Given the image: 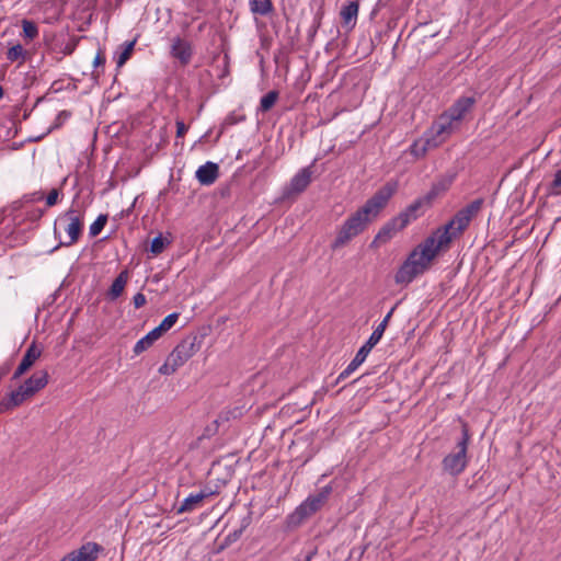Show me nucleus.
Listing matches in <instances>:
<instances>
[{
	"label": "nucleus",
	"instance_id": "nucleus-1",
	"mask_svg": "<svg viewBox=\"0 0 561 561\" xmlns=\"http://www.w3.org/2000/svg\"><path fill=\"white\" fill-rule=\"evenodd\" d=\"M398 183L396 181L387 182L375 195L369 198L363 207L350 216L337 231L336 238L331 244L333 250L343 248L352 239L362 233L368 224L377 217L380 210L387 205L388 201L396 193Z\"/></svg>",
	"mask_w": 561,
	"mask_h": 561
},
{
	"label": "nucleus",
	"instance_id": "nucleus-2",
	"mask_svg": "<svg viewBox=\"0 0 561 561\" xmlns=\"http://www.w3.org/2000/svg\"><path fill=\"white\" fill-rule=\"evenodd\" d=\"M447 245L439 244V238L433 232L415 247L396 273L394 280L399 285L410 284L416 276L423 274L440 251Z\"/></svg>",
	"mask_w": 561,
	"mask_h": 561
},
{
	"label": "nucleus",
	"instance_id": "nucleus-3",
	"mask_svg": "<svg viewBox=\"0 0 561 561\" xmlns=\"http://www.w3.org/2000/svg\"><path fill=\"white\" fill-rule=\"evenodd\" d=\"M49 375L46 370L34 373L18 389L8 393L0 401V414L12 411L44 389L48 383Z\"/></svg>",
	"mask_w": 561,
	"mask_h": 561
},
{
	"label": "nucleus",
	"instance_id": "nucleus-4",
	"mask_svg": "<svg viewBox=\"0 0 561 561\" xmlns=\"http://www.w3.org/2000/svg\"><path fill=\"white\" fill-rule=\"evenodd\" d=\"M482 205V198L474 199L466 207L461 208L448 224L436 229L434 232L439 238V244L449 248L451 241L461 234L469 226L472 218L478 215Z\"/></svg>",
	"mask_w": 561,
	"mask_h": 561
},
{
	"label": "nucleus",
	"instance_id": "nucleus-5",
	"mask_svg": "<svg viewBox=\"0 0 561 561\" xmlns=\"http://www.w3.org/2000/svg\"><path fill=\"white\" fill-rule=\"evenodd\" d=\"M84 226V207L73 202L71 207L60 214L55 221L54 232L57 236L58 227H62L67 233V240L60 241L64 247H70L78 242Z\"/></svg>",
	"mask_w": 561,
	"mask_h": 561
},
{
	"label": "nucleus",
	"instance_id": "nucleus-6",
	"mask_svg": "<svg viewBox=\"0 0 561 561\" xmlns=\"http://www.w3.org/2000/svg\"><path fill=\"white\" fill-rule=\"evenodd\" d=\"M470 440V435L467 425L462 426V437L457 443V451L450 453L444 457L442 466L445 472L456 477L466 469L468 465L467 449Z\"/></svg>",
	"mask_w": 561,
	"mask_h": 561
},
{
	"label": "nucleus",
	"instance_id": "nucleus-7",
	"mask_svg": "<svg viewBox=\"0 0 561 561\" xmlns=\"http://www.w3.org/2000/svg\"><path fill=\"white\" fill-rule=\"evenodd\" d=\"M457 128L458 125L444 112L432 124L426 133L432 138L433 145L439 147L455 133Z\"/></svg>",
	"mask_w": 561,
	"mask_h": 561
},
{
	"label": "nucleus",
	"instance_id": "nucleus-8",
	"mask_svg": "<svg viewBox=\"0 0 561 561\" xmlns=\"http://www.w3.org/2000/svg\"><path fill=\"white\" fill-rule=\"evenodd\" d=\"M332 492L331 485L323 486L317 494L309 495L297 508L300 517H307L319 511L328 501Z\"/></svg>",
	"mask_w": 561,
	"mask_h": 561
},
{
	"label": "nucleus",
	"instance_id": "nucleus-9",
	"mask_svg": "<svg viewBox=\"0 0 561 561\" xmlns=\"http://www.w3.org/2000/svg\"><path fill=\"white\" fill-rule=\"evenodd\" d=\"M407 227V220L404 217H394L388 221L376 234L373 245H379L391 240L394 234Z\"/></svg>",
	"mask_w": 561,
	"mask_h": 561
},
{
	"label": "nucleus",
	"instance_id": "nucleus-10",
	"mask_svg": "<svg viewBox=\"0 0 561 561\" xmlns=\"http://www.w3.org/2000/svg\"><path fill=\"white\" fill-rule=\"evenodd\" d=\"M196 353L195 343L192 340H183L170 353L168 358L178 369L182 367Z\"/></svg>",
	"mask_w": 561,
	"mask_h": 561
},
{
	"label": "nucleus",
	"instance_id": "nucleus-11",
	"mask_svg": "<svg viewBox=\"0 0 561 561\" xmlns=\"http://www.w3.org/2000/svg\"><path fill=\"white\" fill-rule=\"evenodd\" d=\"M474 104L476 99L473 96H461L457 99L445 113L459 126L460 122L467 113L472 110Z\"/></svg>",
	"mask_w": 561,
	"mask_h": 561
},
{
	"label": "nucleus",
	"instance_id": "nucleus-12",
	"mask_svg": "<svg viewBox=\"0 0 561 561\" xmlns=\"http://www.w3.org/2000/svg\"><path fill=\"white\" fill-rule=\"evenodd\" d=\"M41 355L42 348L38 347L35 343H32L23 355V358L18 368L13 373L12 379H19L21 376H23L35 364Z\"/></svg>",
	"mask_w": 561,
	"mask_h": 561
},
{
	"label": "nucleus",
	"instance_id": "nucleus-13",
	"mask_svg": "<svg viewBox=\"0 0 561 561\" xmlns=\"http://www.w3.org/2000/svg\"><path fill=\"white\" fill-rule=\"evenodd\" d=\"M312 171L310 167L301 169L290 181L288 193L299 194L304 192L311 182Z\"/></svg>",
	"mask_w": 561,
	"mask_h": 561
},
{
	"label": "nucleus",
	"instance_id": "nucleus-14",
	"mask_svg": "<svg viewBox=\"0 0 561 561\" xmlns=\"http://www.w3.org/2000/svg\"><path fill=\"white\" fill-rule=\"evenodd\" d=\"M218 175H219L218 165L210 161L201 165L195 173L197 181L202 185H211L217 180Z\"/></svg>",
	"mask_w": 561,
	"mask_h": 561
},
{
	"label": "nucleus",
	"instance_id": "nucleus-15",
	"mask_svg": "<svg viewBox=\"0 0 561 561\" xmlns=\"http://www.w3.org/2000/svg\"><path fill=\"white\" fill-rule=\"evenodd\" d=\"M373 346H370L367 342L358 350L355 357L351 360L347 367L339 375L337 381L347 378L352 373H354L366 359L368 354L370 353Z\"/></svg>",
	"mask_w": 561,
	"mask_h": 561
},
{
	"label": "nucleus",
	"instance_id": "nucleus-16",
	"mask_svg": "<svg viewBox=\"0 0 561 561\" xmlns=\"http://www.w3.org/2000/svg\"><path fill=\"white\" fill-rule=\"evenodd\" d=\"M171 55L182 65H187L192 58L191 44L180 37H175L171 47Z\"/></svg>",
	"mask_w": 561,
	"mask_h": 561
},
{
	"label": "nucleus",
	"instance_id": "nucleus-17",
	"mask_svg": "<svg viewBox=\"0 0 561 561\" xmlns=\"http://www.w3.org/2000/svg\"><path fill=\"white\" fill-rule=\"evenodd\" d=\"M359 4L357 1H348L342 5L340 16L343 27L353 28L357 21Z\"/></svg>",
	"mask_w": 561,
	"mask_h": 561
},
{
	"label": "nucleus",
	"instance_id": "nucleus-18",
	"mask_svg": "<svg viewBox=\"0 0 561 561\" xmlns=\"http://www.w3.org/2000/svg\"><path fill=\"white\" fill-rule=\"evenodd\" d=\"M102 550L103 548L99 543L87 542L72 552L78 561H95Z\"/></svg>",
	"mask_w": 561,
	"mask_h": 561
},
{
	"label": "nucleus",
	"instance_id": "nucleus-19",
	"mask_svg": "<svg viewBox=\"0 0 561 561\" xmlns=\"http://www.w3.org/2000/svg\"><path fill=\"white\" fill-rule=\"evenodd\" d=\"M438 146H434L433 142H432V138L428 136L427 133L424 134V137L415 140L411 146H410V153L415 158V159H421L423 157L426 156V153L431 150V149H434V148H437Z\"/></svg>",
	"mask_w": 561,
	"mask_h": 561
},
{
	"label": "nucleus",
	"instance_id": "nucleus-20",
	"mask_svg": "<svg viewBox=\"0 0 561 561\" xmlns=\"http://www.w3.org/2000/svg\"><path fill=\"white\" fill-rule=\"evenodd\" d=\"M208 496V493L201 491L198 493H192L187 497L184 499L181 506L179 507V513L193 512L196 510L203 502L204 499Z\"/></svg>",
	"mask_w": 561,
	"mask_h": 561
},
{
	"label": "nucleus",
	"instance_id": "nucleus-21",
	"mask_svg": "<svg viewBox=\"0 0 561 561\" xmlns=\"http://www.w3.org/2000/svg\"><path fill=\"white\" fill-rule=\"evenodd\" d=\"M394 308H391V310L386 314V317L383 318V320L377 325V328L373 331L371 335L369 336V339L367 340V343L370 345V346H375L379 343V341L381 340L383 333H385V330L386 328L388 327V323L392 317V313L394 311Z\"/></svg>",
	"mask_w": 561,
	"mask_h": 561
},
{
	"label": "nucleus",
	"instance_id": "nucleus-22",
	"mask_svg": "<svg viewBox=\"0 0 561 561\" xmlns=\"http://www.w3.org/2000/svg\"><path fill=\"white\" fill-rule=\"evenodd\" d=\"M161 335L158 333L156 329H152L148 332L144 337H141L134 346V353L136 355L141 354L146 350H148Z\"/></svg>",
	"mask_w": 561,
	"mask_h": 561
},
{
	"label": "nucleus",
	"instance_id": "nucleus-23",
	"mask_svg": "<svg viewBox=\"0 0 561 561\" xmlns=\"http://www.w3.org/2000/svg\"><path fill=\"white\" fill-rule=\"evenodd\" d=\"M250 11L256 15H268L273 12L272 0H249Z\"/></svg>",
	"mask_w": 561,
	"mask_h": 561
},
{
	"label": "nucleus",
	"instance_id": "nucleus-24",
	"mask_svg": "<svg viewBox=\"0 0 561 561\" xmlns=\"http://www.w3.org/2000/svg\"><path fill=\"white\" fill-rule=\"evenodd\" d=\"M425 208L421 203L420 198L415 199L411 205H409L402 213H400L399 217H404L407 220V226L414 219H416L421 210Z\"/></svg>",
	"mask_w": 561,
	"mask_h": 561
},
{
	"label": "nucleus",
	"instance_id": "nucleus-25",
	"mask_svg": "<svg viewBox=\"0 0 561 561\" xmlns=\"http://www.w3.org/2000/svg\"><path fill=\"white\" fill-rule=\"evenodd\" d=\"M127 279H128L127 272H122L114 279V282L111 285L110 291H108L111 299H116L122 295V293L124 291V288L126 286Z\"/></svg>",
	"mask_w": 561,
	"mask_h": 561
},
{
	"label": "nucleus",
	"instance_id": "nucleus-26",
	"mask_svg": "<svg viewBox=\"0 0 561 561\" xmlns=\"http://www.w3.org/2000/svg\"><path fill=\"white\" fill-rule=\"evenodd\" d=\"M244 527H240L238 529H234L233 531L229 533L224 539H218L216 541L217 545V552L222 551L227 547L231 546L233 542H236L242 535Z\"/></svg>",
	"mask_w": 561,
	"mask_h": 561
},
{
	"label": "nucleus",
	"instance_id": "nucleus-27",
	"mask_svg": "<svg viewBox=\"0 0 561 561\" xmlns=\"http://www.w3.org/2000/svg\"><path fill=\"white\" fill-rule=\"evenodd\" d=\"M135 44H136V39L130 41V42H125L122 45V47H121L122 51L119 53L117 60H116L117 67L124 66L126 64V61L130 58L134 47H135Z\"/></svg>",
	"mask_w": 561,
	"mask_h": 561
},
{
	"label": "nucleus",
	"instance_id": "nucleus-28",
	"mask_svg": "<svg viewBox=\"0 0 561 561\" xmlns=\"http://www.w3.org/2000/svg\"><path fill=\"white\" fill-rule=\"evenodd\" d=\"M178 319H179V313H176V312L170 313L154 329L158 331V333L160 335H162L163 333L169 331L176 323Z\"/></svg>",
	"mask_w": 561,
	"mask_h": 561
},
{
	"label": "nucleus",
	"instance_id": "nucleus-29",
	"mask_svg": "<svg viewBox=\"0 0 561 561\" xmlns=\"http://www.w3.org/2000/svg\"><path fill=\"white\" fill-rule=\"evenodd\" d=\"M22 30H23L24 38H26L28 41H33L38 35V27L33 21L23 20L22 21Z\"/></svg>",
	"mask_w": 561,
	"mask_h": 561
},
{
	"label": "nucleus",
	"instance_id": "nucleus-30",
	"mask_svg": "<svg viewBox=\"0 0 561 561\" xmlns=\"http://www.w3.org/2000/svg\"><path fill=\"white\" fill-rule=\"evenodd\" d=\"M454 182V175L448 174L438 179L435 183H433L432 187H434L440 195L447 192Z\"/></svg>",
	"mask_w": 561,
	"mask_h": 561
},
{
	"label": "nucleus",
	"instance_id": "nucleus-31",
	"mask_svg": "<svg viewBox=\"0 0 561 561\" xmlns=\"http://www.w3.org/2000/svg\"><path fill=\"white\" fill-rule=\"evenodd\" d=\"M277 98H278V93L276 91H270L268 93H266L261 99V102H260L261 111L262 112L270 111L274 106V104L276 103Z\"/></svg>",
	"mask_w": 561,
	"mask_h": 561
},
{
	"label": "nucleus",
	"instance_id": "nucleus-32",
	"mask_svg": "<svg viewBox=\"0 0 561 561\" xmlns=\"http://www.w3.org/2000/svg\"><path fill=\"white\" fill-rule=\"evenodd\" d=\"M107 222V216L106 215H100L98 218L91 224L89 228V233L91 237H96L101 233L103 228L105 227Z\"/></svg>",
	"mask_w": 561,
	"mask_h": 561
},
{
	"label": "nucleus",
	"instance_id": "nucleus-33",
	"mask_svg": "<svg viewBox=\"0 0 561 561\" xmlns=\"http://www.w3.org/2000/svg\"><path fill=\"white\" fill-rule=\"evenodd\" d=\"M25 50L22 45L18 44L9 48L7 53V59L11 62L18 61V60H24Z\"/></svg>",
	"mask_w": 561,
	"mask_h": 561
},
{
	"label": "nucleus",
	"instance_id": "nucleus-34",
	"mask_svg": "<svg viewBox=\"0 0 561 561\" xmlns=\"http://www.w3.org/2000/svg\"><path fill=\"white\" fill-rule=\"evenodd\" d=\"M165 243L167 242L161 234L153 238L150 244V252L154 255L160 254L164 250Z\"/></svg>",
	"mask_w": 561,
	"mask_h": 561
},
{
	"label": "nucleus",
	"instance_id": "nucleus-35",
	"mask_svg": "<svg viewBox=\"0 0 561 561\" xmlns=\"http://www.w3.org/2000/svg\"><path fill=\"white\" fill-rule=\"evenodd\" d=\"M438 196L440 194L434 187H431L424 196L420 197V201L424 207H430Z\"/></svg>",
	"mask_w": 561,
	"mask_h": 561
},
{
	"label": "nucleus",
	"instance_id": "nucleus-36",
	"mask_svg": "<svg viewBox=\"0 0 561 561\" xmlns=\"http://www.w3.org/2000/svg\"><path fill=\"white\" fill-rule=\"evenodd\" d=\"M438 196L440 194L434 187H431L424 196L420 197V201L424 207H430Z\"/></svg>",
	"mask_w": 561,
	"mask_h": 561
},
{
	"label": "nucleus",
	"instance_id": "nucleus-37",
	"mask_svg": "<svg viewBox=\"0 0 561 561\" xmlns=\"http://www.w3.org/2000/svg\"><path fill=\"white\" fill-rule=\"evenodd\" d=\"M438 196L440 194L434 187H431L424 196L420 197V201L424 207H430Z\"/></svg>",
	"mask_w": 561,
	"mask_h": 561
},
{
	"label": "nucleus",
	"instance_id": "nucleus-38",
	"mask_svg": "<svg viewBox=\"0 0 561 561\" xmlns=\"http://www.w3.org/2000/svg\"><path fill=\"white\" fill-rule=\"evenodd\" d=\"M551 195H561V169L554 174V179L550 184Z\"/></svg>",
	"mask_w": 561,
	"mask_h": 561
},
{
	"label": "nucleus",
	"instance_id": "nucleus-39",
	"mask_svg": "<svg viewBox=\"0 0 561 561\" xmlns=\"http://www.w3.org/2000/svg\"><path fill=\"white\" fill-rule=\"evenodd\" d=\"M176 370L178 368L172 365V362L169 358H167L165 363L159 368V373L164 376L172 375Z\"/></svg>",
	"mask_w": 561,
	"mask_h": 561
},
{
	"label": "nucleus",
	"instance_id": "nucleus-40",
	"mask_svg": "<svg viewBox=\"0 0 561 561\" xmlns=\"http://www.w3.org/2000/svg\"><path fill=\"white\" fill-rule=\"evenodd\" d=\"M59 191L57 188H53L46 197L47 207H53L58 203Z\"/></svg>",
	"mask_w": 561,
	"mask_h": 561
},
{
	"label": "nucleus",
	"instance_id": "nucleus-41",
	"mask_svg": "<svg viewBox=\"0 0 561 561\" xmlns=\"http://www.w3.org/2000/svg\"><path fill=\"white\" fill-rule=\"evenodd\" d=\"M77 39H71L68 43L65 44V46L61 48V51L64 55H71L76 47H77Z\"/></svg>",
	"mask_w": 561,
	"mask_h": 561
},
{
	"label": "nucleus",
	"instance_id": "nucleus-42",
	"mask_svg": "<svg viewBox=\"0 0 561 561\" xmlns=\"http://www.w3.org/2000/svg\"><path fill=\"white\" fill-rule=\"evenodd\" d=\"M133 302L135 308H141L147 302L146 296L141 293H137L133 298Z\"/></svg>",
	"mask_w": 561,
	"mask_h": 561
},
{
	"label": "nucleus",
	"instance_id": "nucleus-43",
	"mask_svg": "<svg viewBox=\"0 0 561 561\" xmlns=\"http://www.w3.org/2000/svg\"><path fill=\"white\" fill-rule=\"evenodd\" d=\"M187 126L182 121H176V137L181 138L184 137V135L187 131Z\"/></svg>",
	"mask_w": 561,
	"mask_h": 561
},
{
	"label": "nucleus",
	"instance_id": "nucleus-44",
	"mask_svg": "<svg viewBox=\"0 0 561 561\" xmlns=\"http://www.w3.org/2000/svg\"><path fill=\"white\" fill-rule=\"evenodd\" d=\"M25 202H39L44 198V194L42 192H34L30 195L24 196Z\"/></svg>",
	"mask_w": 561,
	"mask_h": 561
},
{
	"label": "nucleus",
	"instance_id": "nucleus-45",
	"mask_svg": "<svg viewBox=\"0 0 561 561\" xmlns=\"http://www.w3.org/2000/svg\"><path fill=\"white\" fill-rule=\"evenodd\" d=\"M104 64H105V57H104V55L101 51H99L96 54V56L94 57L93 65H94V67H99V66H102Z\"/></svg>",
	"mask_w": 561,
	"mask_h": 561
},
{
	"label": "nucleus",
	"instance_id": "nucleus-46",
	"mask_svg": "<svg viewBox=\"0 0 561 561\" xmlns=\"http://www.w3.org/2000/svg\"><path fill=\"white\" fill-rule=\"evenodd\" d=\"M60 561H78L75 553L70 552L67 556H65Z\"/></svg>",
	"mask_w": 561,
	"mask_h": 561
},
{
	"label": "nucleus",
	"instance_id": "nucleus-47",
	"mask_svg": "<svg viewBox=\"0 0 561 561\" xmlns=\"http://www.w3.org/2000/svg\"><path fill=\"white\" fill-rule=\"evenodd\" d=\"M69 117V114L66 113V112H61L59 115H58V119H67Z\"/></svg>",
	"mask_w": 561,
	"mask_h": 561
},
{
	"label": "nucleus",
	"instance_id": "nucleus-48",
	"mask_svg": "<svg viewBox=\"0 0 561 561\" xmlns=\"http://www.w3.org/2000/svg\"><path fill=\"white\" fill-rule=\"evenodd\" d=\"M43 214H44V210H37V211L35 213V217H36V218H41V217L43 216Z\"/></svg>",
	"mask_w": 561,
	"mask_h": 561
},
{
	"label": "nucleus",
	"instance_id": "nucleus-49",
	"mask_svg": "<svg viewBox=\"0 0 561 561\" xmlns=\"http://www.w3.org/2000/svg\"><path fill=\"white\" fill-rule=\"evenodd\" d=\"M2 96H3V89H2V87L0 85V100L2 99Z\"/></svg>",
	"mask_w": 561,
	"mask_h": 561
}]
</instances>
